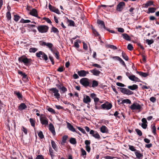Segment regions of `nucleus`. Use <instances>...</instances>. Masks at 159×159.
Listing matches in <instances>:
<instances>
[{"instance_id": "f257e3e1", "label": "nucleus", "mask_w": 159, "mask_h": 159, "mask_svg": "<svg viewBox=\"0 0 159 159\" xmlns=\"http://www.w3.org/2000/svg\"><path fill=\"white\" fill-rule=\"evenodd\" d=\"M18 60L19 62L23 63L24 64L27 66H30L32 62V60L30 58H28L27 57L23 55L19 57Z\"/></svg>"}, {"instance_id": "f03ea898", "label": "nucleus", "mask_w": 159, "mask_h": 159, "mask_svg": "<svg viewBox=\"0 0 159 159\" xmlns=\"http://www.w3.org/2000/svg\"><path fill=\"white\" fill-rule=\"evenodd\" d=\"M143 104L140 105L137 102H134L131 105L129 108L132 111L138 110L139 112H140L143 110Z\"/></svg>"}, {"instance_id": "7ed1b4c3", "label": "nucleus", "mask_w": 159, "mask_h": 159, "mask_svg": "<svg viewBox=\"0 0 159 159\" xmlns=\"http://www.w3.org/2000/svg\"><path fill=\"white\" fill-rule=\"evenodd\" d=\"M91 80H89L86 78H84L81 79L80 81V83L84 86L85 88L87 87H90V83Z\"/></svg>"}, {"instance_id": "20e7f679", "label": "nucleus", "mask_w": 159, "mask_h": 159, "mask_svg": "<svg viewBox=\"0 0 159 159\" xmlns=\"http://www.w3.org/2000/svg\"><path fill=\"white\" fill-rule=\"evenodd\" d=\"M39 31L41 33H45L48 32L49 27L46 25H40L37 27Z\"/></svg>"}, {"instance_id": "39448f33", "label": "nucleus", "mask_w": 159, "mask_h": 159, "mask_svg": "<svg viewBox=\"0 0 159 159\" xmlns=\"http://www.w3.org/2000/svg\"><path fill=\"white\" fill-rule=\"evenodd\" d=\"M49 92H52L54 93V96L57 99L60 98V95L59 93V90L56 88H52L49 89Z\"/></svg>"}, {"instance_id": "423d86ee", "label": "nucleus", "mask_w": 159, "mask_h": 159, "mask_svg": "<svg viewBox=\"0 0 159 159\" xmlns=\"http://www.w3.org/2000/svg\"><path fill=\"white\" fill-rule=\"evenodd\" d=\"M39 44L41 46H46L48 47L51 51V50H53L54 49L52 48L53 45V44L50 43H46L45 42L43 41H40L39 42Z\"/></svg>"}, {"instance_id": "0eeeda50", "label": "nucleus", "mask_w": 159, "mask_h": 159, "mask_svg": "<svg viewBox=\"0 0 159 159\" xmlns=\"http://www.w3.org/2000/svg\"><path fill=\"white\" fill-rule=\"evenodd\" d=\"M110 115H114L116 119L118 118L120 119L123 116L124 119H125V116L123 113L120 111V110L119 111H116L115 112L113 115L110 114Z\"/></svg>"}, {"instance_id": "6e6552de", "label": "nucleus", "mask_w": 159, "mask_h": 159, "mask_svg": "<svg viewBox=\"0 0 159 159\" xmlns=\"http://www.w3.org/2000/svg\"><path fill=\"white\" fill-rule=\"evenodd\" d=\"M36 55L38 58H40L41 56L42 55V58L45 61H47L48 60V57L47 55L43 52L40 51L36 53Z\"/></svg>"}, {"instance_id": "1a4fd4ad", "label": "nucleus", "mask_w": 159, "mask_h": 159, "mask_svg": "<svg viewBox=\"0 0 159 159\" xmlns=\"http://www.w3.org/2000/svg\"><path fill=\"white\" fill-rule=\"evenodd\" d=\"M120 91L124 94L131 95L133 94V92L128 89L124 88L118 87Z\"/></svg>"}, {"instance_id": "9d476101", "label": "nucleus", "mask_w": 159, "mask_h": 159, "mask_svg": "<svg viewBox=\"0 0 159 159\" xmlns=\"http://www.w3.org/2000/svg\"><path fill=\"white\" fill-rule=\"evenodd\" d=\"M125 6V2H121L117 5L116 10L118 11L121 12Z\"/></svg>"}, {"instance_id": "9b49d317", "label": "nucleus", "mask_w": 159, "mask_h": 159, "mask_svg": "<svg viewBox=\"0 0 159 159\" xmlns=\"http://www.w3.org/2000/svg\"><path fill=\"white\" fill-rule=\"evenodd\" d=\"M41 123L43 125H47L48 124V120L45 115H41L40 117Z\"/></svg>"}, {"instance_id": "f8f14e48", "label": "nucleus", "mask_w": 159, "mask_h": 159, "mask_svg": "<svg viewBox=\"0 0 159 159\" xmlns=\"http://www.w3.org/2000/svg\"><path fill=\"white\" fill-rule=\"evenodd\" d=\"M112 106L111 103L107 102L101 105V109L103 110H108L111 108Z\"/></svg>"}, {"instance_id": "ddd939ff", "label": "nucleus", "mask_w": 159, "mask_h": 159, "mask_svg": "<svg viewBox=\"0 0 159 159\" xmlns=\"http://www.w3.org/2000/svg\"><path fill=\"white\" fill-rule=\"evenodd\" d=\"M90 134H91L95 139H97L98 140H100L101 139L100 135L97 131H94L93 130H91L90 132Z\"/></svg>"}, {"instance_id": "4468645a", "label": "nucleus", "mask_w": 159, "mask_h": 159, "mask_svg": "<svg viewBox=\"0 0 159 159\" xmlns=\"http://www.w3.org/2000/svg\"><path fill=\"white\" fill-rule=\"evenodd\" d=\"M17 72L19 74L22 76V80L24 81H27L28 80L27 75L25 73L19 70H18Z\"/></svg>"}, {"instance_id": "2eb2a0df", "label": "nucleus", "mask_w": 159, "mask_h": 159, "mask_svg": "<svg viewBox=\"0 0 159 159\" xmlns=\"http://www.w3.org/2000/svg\"><path fill=\"white\" fill-rule=\"evenodd\" d=\"M48 8L51 11L54 12L58 14H60L59 10L57 8L52 6L50 4H49L48 5Z\"/></svg>"}, {"instance_id": "dca6fc26", "label": "nucleus", "mask_w": 159, "mask_h": 159, "mask_svg": "<svg viewBox=\"0 0 159 159\" xmlns=\"http://www.w3.org/2000/svg\"><path fill=\"white\" fill-rule=\"evenodd\" d=\"M30 14L32 16L37 17L38 19L40 18V17L38 16L37 11L35 9L33 8L30 12Z\"/></svg>"}, {"instance_id": "f3484780", "label": "nucleus", "mask_w": 159, "mask_h": 159, "mask_svg": "<svg viewBox=\"0 0 159 159\" xmlns=\"http://www.w3.org/2000/svg\"><path fill=\"white\" fill-rule=\"evenodd\" d=\"M77 73L79 75L80 77H84L87 74H89V72L88 71L82 70L78 71Z\"/></svg>"}, {"instance_id": "a211bd4d", "label": "nucleus", "mask_w": 159, "mask_h": 159, "mask_svg": "<svg viewBox=\"0 0 159 159\" xmlns=\"http://www.w3.org/2000/svg\"><path fill=\"white\" fill-rule=\"evenodd\" d=\"M90 71L93 74L96 76H98L101 73V71L96 69V68H94L92 70H90Z\"/></svg>"}, {"instance_id": "6ab92c4d", "label": "nucleus", "mask_w": 159, "mask_h": 159, "mask_svg": "<svg viewBox=\"0 0 159 159\" xmlns=\"http://www.w3.org/2000/svg\"><path fill=\"white\" fill-rule=\"evenodd\" d=\"M49 129L50 132L54 136L56 135V132L54 126L51 123L49 125Z\"/></svg>"}, {"instance_id": "aec40b11", "label": "nucleus", "mask_w": 159, "mask_h": 159, "mask_svg": "<svg viewBox=\"0 0 159 159\" xmlns=\"http://www.w3.org/2000/svg\"><path fill=\"white\" fill-rule=\"evenodd\" d=\"M51 52L55 55L57 59L58 60L59 59V53L57 50L54 49L52 51L51 50Z\"/></svg>"}, {"instance_id": "412c9836", "label": "nucleus", "mask_w": 159, "mask_h": 159, "mask_svg": "<svg viewBox=\"0 0 159 159\" xmlns=\"http://www.w3.org/2000/svg\"><path fill=\"white\" fill-rule=\"evenodd\" d=\"M100 130L101 132L103 133H108V129L104 125H103L100 127Z\"/></svg>"}, {"instance_id": "4be33fe9", "label": "nucleus", "mask_w": 159, "mask_h": 159, "mask_svg": "<svg viewBox=\"0 0 159 159\" xmlns=\"http://www.w3.org/2000/svg\"><path fill=\"white\" fill-rule=\"evenodd\" d=\"M91 100L89 97L88 95L86 96L85 97H84L83 99V102L84 103L87 104L91 102Z\"/></svg>"}, {"instance_id": "5701e85b", "label": "nucleus", "mask_w": 159, "mask_h": 159, "mask_svg": "<svg viewBox=\"0 0 159 159\" xmlns=\"http://www.w3.org/2000/svg\"><path fill=\"white\" fill-rule=\"evenodd\" d=\"M67 128L70 131L75 132L76 131L75 128L70 123L67 122Z\"/></svg>"}, {"instance_id": "b1692460", "label": "nucleus", "mask_w": 159, "mask_h": 159, "mask_svg": "<svg viewBox=\"0 0 159 159\" xmlns=\"http://www.w3.org/2000/svg\"><path fill=\"white\" fill-rule=\"evenodd\" d=\"M27 108V106L25 103H22L18 107V109L20 111H22L26 109Z\"/></svg>"}, {"instance_id": "393cba45", "label": "nucleus", "mask_w": 159, "mask_h": 159, "mask_svg": "<svg viewBox=\"0 0 159 159\" xmlns=\"http://www.w3.org/2000/svg\"><path fill=\"white\" fill-rule=\"evenodd\" d=\"M90 87L95 88L97 87L98 85V83L97 81L95 80H93L92 81V84H91V80L90 81Z\"/></svg>"}, {"instance_id": "a878e982", "label": "nucleus", "mask_w": 159, "mask_h": 159, "mask_svg": "<svg viewBox=\"0 0 159 159\" xmlns=\"http://www.w3.org/2000/svg\"><path fill=\"white\" fill-rule=\"evenodd\" d=\"M97 23L101 25V28H103L105 30L107 29V27L105 26V24L103 21L98 19L97 21Z\"/></svg>"}, {"instance_id": "bb28decb", "label": "nucleus", "mask_w": 159, "mask_h": 159, "mask_svg": "<svg viewBox=\"0 0 159 159\" xmlns=\"http://www.w3.org/2000/svg\"><path fill=\"white\" fill-rule=\"evenodd\" d=\"M144 5V7L145 8H148L149 6H150L152 5H153V6H155V5L153 4V2L151 1L147 2Z\"/></svg>"}, {"instance_id": "cd10ccee", "label": "nucleus", "mask_w": 159, "mask_h": 159, "mask_svg": "<svg viewBox=\"0 0 159 159\" xmlns=\"http://www.w3.org/2000/svg\"><path fill=\"white\" fill-rule=\"evenodd\" d=\"M130 80L134 81L142 82L139 78L134 75H132V77H131Z\"/></svg>"}, {"instance_id": "c85d7f7f", "label": "nucleus", "mask_w": 159, "mask_h": 159, "mask_svg": "<svg viewBox=\"0 0 159 159\" xmlns=\"http://www.w3.org/2000/svg\"><path fill=\"white\" fill-rule=\"evenodd\" d=\"M14 92V94L17 96L19 100L22 99L23 96L19 92H18L17 91H15Z\"/></svg>"}, {"instance_id": "c756f323", "label": "nucleus", "mask_w": 159, "mask_h": 159, "mask_svg": "<svg viewBox=\"0 0 159 159\" xmlns=\"http://www.w3.org/2000/svg\"><path fill=\"white\" fill-rule=\"evenodd\" d=\"M135 154L137 158L138 159L142 158L143 156V154L140 153L139 151L137 150L135 152Z\"/></svg>"}, {"instance_id": "7c9ffc66", "label": "nucleus", "mask_w": 159, "mask_h": 159, "mask_svg": "<svg viewBox=\"0 0 159 159\" xmlns=\"http://www.w3.org/2000/svg\"><path fill=\"white\" fill-rule=\"evenodd\" d=\"M123 37L125 39L128 40L130 41L131 38L127 34H122Z\"/></svg>"}, {"instance_id": "2f4dec72", "label": "nucleus", "mask_w": 159, "mask_h": 159, "mask_svg": "<svg viewBox=\"0 0 159 159\" xmlns=\"http://www.w3.org/2000/svg\"><path fill=\"white\" fill-rule=\"evenodd\" d=\"M68 138L67 135H64L62 137V141L61 143V145H64L66 142V140Z\"/></svg>"}, {"instance_id": "473e14b6", "label": "nucleus", "mask_w": 159, "mask_h": 159, "mask_svg": "<svg viewBox=\"0 0 159 159\" xmlns=\"http://www.w3.org/2000/svg\"><path fill=\"white\" fill-rule=\"evenodd\" d=\"M128 88L131 90H134L138 88V86L136 84H134L131 86H129Z\"/></svg>"}, {"instance_id": "72a5a7b5", "label": "nucleus", "mask_w": 159, "mask_h": 159, "mask_svg": "<svg viewBox=\"0 0 159 159\" xmlns=\"http://www.w3.org/2000/svg\"><path fill=\"white\" fill-rule=\"evenodd\" d=\"M51 143L52 148L56 151L57 152V145L55 142L54 141L52 140L51 141Z\"/></svg>"}, {"instance_id": "f704fd0d", "label": "nucleus", "mask_w": 159, "mask_h": 159, "mask_svg": "<svg viewBox=\"0 0 159 159\" xmlns=\"http://www.w3.org/2000/svg\"><path fill=\"white\" fill-rule=\"evenodd\" d=\"M157 8L156 7H149L148 9V11L147 13L149 14L150 13H153L155 12Z\"/></svg>"}, {"instance_id": "c9c22d12", "label": "nucleus", "mask_w": 159, "mask_h": 159, "mask_svg": "<svg viewBox=\"0 0 159 159\" xmlns=\"http://www.w3.org/2000/svg\"><path fill=\"white\" fill-rule=\"evenodd\" d=\"M136 73L137 74H138L139 75L144 77H145L148 75V74L146 73H144L141 71H136Z\"/></svg>"}, {"instance_id": "e433bc0d", "label": "nucleus", "mask_w": 159, "mask_h": 159, "mask_svg": "<svg viewBox=\"0 0 159 159\" xmlns=\"http://www.w3.org/2000/svg\"><path fill=\"white\" fill-rule=\"evenodd\" d=\"M49 154L51 156L52 159V158L55 156V155L54 154L53 151L51 147L49 148Z\"/></svg>"}, {"instance_id": "4c0bfd02", "label": "nucleus", "mask_w": 159, "mask_h": 159, "mask_svg": "<svg viewBox=\"0 0 159 159\" xmlns=\"http://www.w3.org/2000/svg\"><path fill=\"white\" fill-rule=\"evenodd\" d=\"M69 142L70 143L73 145L76 144L77 143L76 139L75 138H70Z\"/></svg>"}, {"instance_id": "58836bf2", "label": "nucleus", "mask_w": 159, "mask_h": 159, "mask_svg": "<svg viewBox=\"0 0 159 159\" xmlns=\"http://www.w3.org/2000/svg\"><path fill=\"white\" fill-rule=\"evenodd\" d=\"M51 32H53L55 33L58 34L59 32L58 30L56 28L52 26L51 29Z\"/></svg>"}, {"instance_id": "ea45409f", "label": "nucleus", "mask_w": 159, "mask_h": 159, "mask_svg": "<svg viewBox=\"0 0 159 159\" xmlns=\"http://www.w3.org/2000/svg\"><path fill=\"white\" fill-rule=\"evenodd\" d=\"M106 47L107 48H110L113 50H116L117 49V48L116 46L110 44H107L106 45Z\"/></svg>"}, {"instance_id": "a19ab883", "label": "nucleus", "mask_w": 159, "mask_h": 159, "mask_svg": "<svg viewBox=\"0 0 159 159\" xmlns=\"http://www.w3.org/2000/svg\"><path fill=\"white\" fill-rule=\"evenodd\" d=\"M14 20L16 22L18 21L21 18V17L17 14L14 15Z\"/></svg>"}, {"instance_id": "79ce46f5", "label": "nucleus", "mask_w": 159, "mask_h": 159, "mask_svg": "<svg viewBox=\"0 0 159 159\" xmlns=\"http://www.w3.org/2000/svg\"><path fill=\"white\" fill-rule=\"evenodd\" d=\"M122 55L123 58L126 61H128L129 60V57L126 55L125 53L124 52H122Z\"/></svg>"}, {"instance_id": "37998d69", "label": "nucleus", "mask_w": 159, "mask_h": 159, "mask_svg": "<svg viewBox=\"0 0 159 159\" xmlns=\"http://www.w3.org/2000/svg\"><path fill=\"white\" fill-rule=\"evenodd\" d=\"M60 89V93L61 94L65 93L67 91V89L64 86H62V87Z\"/></svg>"}, {"instance_id": "c03bdc74", "label": "nucleus", "mask_w": 159, "mask_h": 159, "mask_svg": "<svg viewBox=\"0 0 159 159\" xmlns=\"http://www.w3.org/2000/svg\"><path fill=\"white\" fill-rule=\"evenodd\" d=\"M92 29L93 34L95 36H99V34L98 32L93 27H92Z\"/></svg>"}, {"instance_id": "a18cd8bd", "label": "nucleus", "mask_w": 159, "mask_h": 159, "mask_svg": "<svg viewBox=\"0 0 159 159\" xmlns=\"http://www.w3.org/2000/svg\"><path fill=\"white\" fill-rule=\"evenodd\" d=\"M30 121L31 125L33 127H34L35 123V120L32 118H30Z\"/></svg>"}, {"instance_id": "49530a36", "label": "nucleus", "mask_w": 159, "mask_h": 159, "mask_svg": "<svg viewBox=\"0 0 159 159\" xmlns=\"http://www.w3.org/2000/svg\"><path fill=\"white\" fill-rule=\"evenodd\" d=\"M38 49L35 48H31L29 49V52L30 53H34L38 50Z\"/></svg>"}, {"instance_id": "de8ad7c7", "label": "nucleus", "mask_w": 159, "mask_h": 159, "mask_svg": "<svg viewBox=\"0 0 159 159\" xmlns=\"http://www.w3.org/2000/svg\"><path fill=\"white\" fill-rule=\"evenodd\" d=\"M81 155L83 156H84V157L85 158L86 157V151L83 148H81Z\"/></svg>"}, {"instance_id": "09e8293b", "label": "nucleus", "mask_w": 159, "mask_h": 159, "mask_svg": "<svg viewBox=\"0 0 159 159\" xmlns=\"http://www.w3.org/2000/svg\"><path fill=\"white\" fill-rule=\"evenodd\" d=\"M153 125L152 128V132L154 135L156 134V127L155 126V124H153Z\"/></svg>"}, {"instance_id": "8fccbe9b", "label": "nucleus", "mask_w": 159, "mask_h": 159, "mask_svg": "<svg viewBox=\"0 0 159 159\" xmlns=\"http://www.w3.org/2000/svg\"><path fill=\"white\" fill-rule=\"evenodd\" d=\"M8 20H10L11 19V15L10 12H7L6 16Z\"/></svg>"}, {"instance_id": "3c124183", "label": "nucleus", "mask_w": 159, "mask_h": 159, "mask_svg": "<svg viewBox=\"0 0 159 159\" xmlns=\"http://www.w3.org/2000/svg\"><path fill=\"white\" fill-rule=\"evenodd\" d=\"M146 42L149 45H151L154 43V40L153 39H147L146 40Z\"/></svg>"}, {"instance_id": "603ef678", "label": "nucleus", "mask_w": 159, "mask_h": 159, "mask_svg": "<svg viewBox=\"0 0 159 159\" xmlns=\"http://www.w3.org/2000/svg\"><path fill=\"white\" fill-rule=\"evenodd\" d=\"M68 22L69 23V25L70 26H74L75 25V23L74 21L72 20L68 19Z\"/></svg>"}, {"instance_id": "864d4df0", "label": "nucleus", "mask_w": 159, "mask_h": 159, "mask_svg": "<svg viewBox=\"0 0 159 159\" xmlns=\"http://www.w3.org/2000/svg\"><path fill=\"white\" fill-rule=\"evenodd\" d=\"M122 103L123 104L127 103L130 104L131 103V102L129 99H127L123 100L122 101Z\"/></svg>"}, {"instance_id": "5fc2aeb1", "label": "nucleus", "mask_w": 159, "mask_h": 159, "mask_svg": "<svg viewBox=\"0 0 159 159\" xmlns=\"http://www.w3.org/2000/svg\"><path fill=\"white\" fill-rule=\"evenodd\" d=\"M135 131L136 132L137 134L139 136H141L142 135V131L139 129H135Z\"/></svg>"}, {"instance_id": "6e6d98bb", "label": "nucleus", "mask_w": 159, "mask_h": 159, "mask_svg": "<svg viewBox=\"0 0 159 159\" xmlns=\"http://www.w3.org/2000/svg\"><path fill=\"white\" fill-rule=\"evenodd\" d=\"M110 57L113 59L114 60L118 61H119V60L120 59V57L118 56H111Z\"/></svg>"}, {"instance_id": "4d7b16f0", "label": "nucleus", "mask_w": 159, "mask_h": 159, "mask_svg": "<svg viewBox=\"0 0 159 159\" xmlns=\"http://www.w3.org/2000/svg\"><path fill=\"white\" fill-rule=\"evenodd\" d=\"M128 146L129 149L131 151H135V152L137 151V150H136V149H135V147L134 146L129 145Z\"/></svg>"}, {"instance_id": "13d9d810", "label": "nucleus", "mask_w": 159, "mask_h": 159, "mask_svg": "<svg viewBox=\"0 0 159 159\" xmlns=\"http://www.w3.org/2000/svg\"><path fill=\"white\" fill-rule=\"evenodd\" d=\"M38 135L41 139H43L44 138V135L43 132L41 131H40L38 133Z\"/></svg>"}, {"instance_id": "bf43d9fd", "label": "nucleus", "mask_w": 159, "mask_h": 159, "mask_svg": "<svg viewBox=\"0 0 159 159\" xmlns=\"http://www.w3.org/2000/svg\"><path fill=\"white\" fill-rule=\"evenodd\" d=\"M127 49L130 50V51H132L133 50L134 48L132 45L130 43H129L128 44L127 46Z\"/></svg>"}, {"instance_id": "052dcab7", "label": "nucleus", "mask_w": 159, "mask_h": 159, "mask_svg": "<svg viewBox=\"0 0 159 159\" xmlns=\"http://www.w3.org/2000/svg\"><path fill=\"white\" fill-rule=\"evenodd\" d=\"M21 130L25 134H27L28 133V130L26 128H25L23 126H22Z\"/></svg>"}, {"instance_id": "680f3d73", "label": "nucleus", "mask_w": 159, "mask_h": 159, "mask_svg": "<svg viewBox=\"0 0 159 159\" xmlns=\"http://www.w3.org/2000/svg\"><path fill=\"white\" fill-rule=\"evenodd\" d=\"M77 129L80 131L82 133L84 134H86V133L85 131V130L82 128H81L80 127H77Z\"/></svg>"}, {"instance_id": "e2e57ef3", "label": "nucleus", "mask_w": 159, "mask_h": 159, "mask_svg": "<svg viewBox=\"0 0 159 159\" xmlns=\"http://www.w3.org/2000/svg\"><path fill=\"white\" fill-rule=\"evenodd\" d=\"M47 110L48 111L54 114L55 113V111L52 108L49 107L47 109Z\"/></svg>"}, {"instance_id": "0e129e2a", "label": "nucleus", "mask_w": 159, "mask_h": 159, "mask_svg": "<svg viewBox=\"0 0 159 159\" xmlns=\"http://www.w3.org/2000/svg\"><path fill=\"white\" fill-rule=\"evenodd\" d=\"M119 61H120V63L122 64L124 67H126V65L124 62V61L121 59V58H120V59L119 60Z\"/></svg>"}, {"instance_id": "69168bd1", "label": "nucleus", "mask_w": 159, "mask_h": 159, "mask_svg": "<svg viewBox=\"0 0 159 159\" xmlns=\"http://www.w3.org/2000/svg\"><path fill=\"white\" fill-rule=\"evenodd\" d=\"M90 143L91 142L90 140H86L84 142V143L86 145V146H90Z\"/></svg>"}, {"instance_id": "338daca9", "label": "nucleus", "mask_w": 159, "mask_h": 159, "mask_svg": "<svg viewBox=\"0 0 159 159\" xmlns=\"http://www.w3.org/2000/svg\"><path fill=\"white\" fill-rule=\"evenodd\" d=\"M63 68V66L60 67L57 69V71L60 72H62L64 71Z\"/></svg>"}, {"instance_id": "774afa93", "label": "nucleus", "mask_w": 159, "mask_h": 159, "mask_svg": "<svg viewBox=\"0 0 159 159\" xmlns=\"http://www.w3.org/2000/svg\"><path fill=\"white\" fill-rule=\"evenodd\" d=\"M36 158L37 159H44L43 156L41 155H37Z\"/></svg>"}]
</instances>
